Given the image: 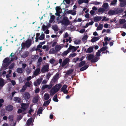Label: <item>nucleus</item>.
I'll return each instance as SVG.
<instances>
[{"mask_svg": "<svg viewBox=\"0 0 126 126\" xmlns=\"http://www.w3.org/2000/svg\"><path fill=\"white\" fill-rule=\"evenodd\" d=\"M59 78V74L58 73H57L55 75L53 76V78L50 83V88H51L54 85L55 83H57L58 80Z\"/></svg>", "mask_w": 126, "mask_h": 126, "instance_id": "1", "label": "nucleus"}, {"mask_svg": "<svg viewBox=\"0 0 126 126\" xmlns=\"http://www.w3.org/2000/svg\"><path fill=\"white\" fill-rule=\"evenodd\" d=\"M9 60V59L8 57L5 58L3 60L2 67L4 69V70L7 69V67L10 63V61Z\"/></svg>", "mask_w": 126, "mask_h": 126, "instance_id": "2", "label": "nucleus"}, {"mask_svg": "<svg viewBox=\"0 0 126 126\" xmlns=\"http://www.w3.org/2000/svg\"><path fill=\"white\" fill-rule=\"evenodd\" d=\"M61 23L63 25L65 26H67L70 23V21L67 17L64 16L63 17V20L60 21Z\"/></svg>", "mask_w": 126, "mask_h": 126, "instance_id": "3", "label": "nucleus"}, {"mask_svg": "<svg viewBox=\"0 0 126 126\" xmlns=\"http://www.w3.org/2000/svg\"><path fill=\"white\" fill-rule=\"evenodd\" d=\"M49 65L48 64L44 65L42 68L41 70V72L43 73H44L46 72H48L49 70Z\"/></svg>", "mask_w": 126, "mask_h": 126, "instance_id": "4", "label": "nucleus"}, {"mask_svg": "<svg viewBox=\"0 0 126 126\" xmlns=\"http://www.w3.org/2000/svg\"><path fill=\"white\" fill-rule=\"evenodd\" d=\"M62 86L61 84H58L56 85L53 87V89L54 90V91L55 93H57L60 89Z\"/></svg>", "mask_w": 126, "mask_h": 126, "instance_id": "5", "label": "nucleus"}, {"mask_svg": "<svg viewBox=\"0 0 126 126\" xmlns=\"http://www.w3.org/2000/svg\"><path fill=\"white\" fill-rule=\"evenodd\" d=\"M5 109L6 111L10 112L13 110L14 107L12 105L9 104L7 106Z\"/></svg>", "mask_w": 126, "mask_h": 126, "instance_id": "6", "label": "nucleus"}, {"mask_svg": "<svg viewBox=\"0 0 126 126\" xmlns=\"http://www.w3.org/2000/svg\"><path fill=\"white\" fill-rule=\"evenodd\" d=\"M23 97L25 99L28 100L30 97V95L29 93L28 92H25L24 94Z\"/></svg>", "mask_w": 126, "mask_h": 126, "instance_id": "7", "label": "nucleus"}, {"mask_svg": "<svg viewBox=\"0 0 126 126\" xmlns=\"http://www.w3.org/2000/svg\"><path fill=\"white\" fill-rule=\"evenodd\" d=\"M21 108L23 110V111L26 110L28 107V106L26 104L22 103L21 105Z\"/></svg>", "mask_w": 126, "mask_h": 126, "instance_id": "8", "label": "nucleus"}, {"mask_svg": "<svg viewBox=\"0 0 126 126\" xmlns=\"http://www.w3.org/2000/svg\"><path fill=\"white\" fill-rule=\"evenodd\" d=\"M69 60V59L68 58L65 59L61 65L63 67L66 65L68 63Z\"/></svg>", "mask_w": 126, "mask_h": 126, "instance_id": "9", "label": "nucleus"}, {"mask_svg": "<svg viewBox=\"0 0 126 126\" xmlns=\"http://www.w3.org/2000/svg\"><path fill=\"white\" fill-rule=\"evenodd\" d=\"M26 47L27 48L29 47L32 44V40L31 39H27L26 42Z\"/></svg>", "mask_w": 126, "mask_h": 126, "instance_id": "10", "label": "nucleus"}, {"mask_svg": "<svg viewBox=\"0 0 126 126\" xmlns=\"http://www.w3.org/2000/svg\"><path fill=\"white\" fill-rule=\"evenodd\" d=\"M68 49L70 50V52L71 51V50H72V52H73L76 51L77 48H76V47H75L70 45L69 47L68 48Z\"/></svg>", "mask_w": 126, "mask_h": 126, "instance_id": "11", "label": "nucleus"}, {"mask_svg": "<svg viewBox=\"0 0 126 126\" xmlns=\"http://www.w3.org/2000/svg\"><path fill=\"white\" fill-rule=\"evenodd\" d=\"M38 97L37 96H36L34 97L32 100V102L34 103H37L38 101Z\"/></svg>", "mask_w": 126, "mask_h": 126, "instance_id": "12", "label": "nucleus"}, {"mask_svg": "<svg viewBox=\"0 0 126 126\" xmlns=\"http://www.w3.org/2000/svg\"><path fill=\"white\" fill-rule=\"evenodd\" d=\"M14 100L16 103H21V99L18 97H15L14 98Z\"/></svg>", "mask_w": 126, "mask_h": 126, "instance_id": "13", "label": "nucleus"}, {"mask_svg": "<svg viewBox=\"0 0 126 126\" xmlns=\"http://www.w3.org/2000/svg\"><path fill=\"white\" fill-rule=\"evenodd\" d=\"M40 71V69L39 68H37L34 71V74L35 76H37L39 73Z\"/></svg>", "mask_w": 126, "mask_h": 126, "instance_id": "14", "label": "nucleus"}, {"mask_svg": "<svg viewBox=\"0 0 126 126\" xmlns=\"http://www.w3.org/2000/svg\"><path fill=\"white\" fill-rule=\"evenodd\" d=\"M24 69L21 68H18L16 69V71L18 73H22L24 71Z\"/></svg>", "mask_w": 126, "mask_h": 126, "instance_id": "15", "label": "nucleus"}, {"mask_svg": "<svg viewBox=\"0 0 126 126\" xmlns=\"http://www.w3.org/2000/svg\"><path fill=\"white\" fill-rule=\"evenodd\" d=\"M102 18L101 16H97L94 17V22H98L101 20Z\"/></svg>", "mask_w": 126, "mask_h": 126, "instance_id": "16", "label": "nucleus"}, {"mask_svg": "<svg viewBox=\"0 0 126 126\" xmlns=\"http://www.w3.org/2000/svg\"><path fill=\"white\" fill-rule=\"evenodd\" d=\"M93 50V47H90L88 48L86 51V53H89L92 52Z\"/></svg>", "mask_w": 126, "mask_h": 126, "instance_id": "17", "label": "nucleus"}, {"mask_svg": "<svg viewBox=\"0 0 126 126\" xmlns=\"http://www.w3.org/2000/svg\"><path fill=\"white\" fill-rule=\"evenodd\" d=\"M99 60V59L98 57L95 56V57L92 60L91 62V63H95L97 61Z\"/></svg>", "mask_w": 126, "mask_h": 126, "instance_id": "18", "label": "nucleus"}, {"mask_svg": "<svg viewBox=\"0 0 126 126\" xmlns=\"http://www.w3.org/2000/svg\"><path fill=\"white\" fill-rule=\"evenodd\" d=\"M100 38L99 37H94L92 39L91 41L92 42H94L98 40Z\"/></svg>", "mask_w": 126, "mask_h": 126, "instance_id": "19", "label": "nucleus"}, {"mask_svg": "<svg viewBox=\"0 0 126 126\" xmlns=\"http://www.w3.org/2000/svg\"><path fill=\"white\" fill-rule=\"evenodd\" d=\"M70 52V50L68 49L66 51H64L61 54V55L62 56L64 57L65 56H66Z\"/></svg>", "mask_w": 126, "mask_h": 126, "instance_id": "20", "label": "nucleus"}, {"mask_svg": "<svg viewBox=\"0 0 126 126\" xmlns=\"http://www.w3.org/2000/svg\"><path fill=\"white\" fill-rule=\"evenodd\" d=\"M32 117L28 119L27 122V124L28 126H30L32 123Z\"/></svg>", "mask_w": 126, "mask_h": 126, "instance_id": "21", "label": "nucleus"}, {"mask_svg": "<svg viewBox=\"0 0 126 126\" xmlns=\"http://www.w3.org/2000/svg\"><path fill=\"white\" fill-rule=\"evenodd\" d=\"M94 57V55L91 54H89L88 56V60H91L93 59Z\"/></svg>", "mask_w": 126, "mask_h": 126, "instance_id": "22", "label": "nucleus"}, {"mask_svg": "<svg viewBox=\"0 0 126 126\" xmlns=\"http://www.w3.org/2000/svg\"><path fill=\"white\" fill-rule=\"evenodd\" d=\"M74 70L73 69L69 70L67 71L65 74L67 75H70L74 71Z\"/></svg>", "mask_w": 126, "mask_h": 126, "instance_id": "23", "label": "nucleus"}, {"mask_svg": "<svg viewBox=\"0 0 126 126\" xmlns=\"http://www.w3.org/2000/svg\"><path fill=\"white\" fill-rule=\"evenodd\" d=\"M50 85H43L42 87V89L43 90H44L46 88H48V89H50L51 88H49Z\"/></svg>", "mask_w": 126, "mask_h": 126, "instance_id": "24", "label": "nucleus"}, {"mask_svg": "<svg viewBox=\"0 0 126 126\" xmlns=\"http://www.w3.org/2000/svg\"><path fill=\"white\" fill-rule=\"evenodd\" d=\"M86 63L85 61H82L80 62L79 65V67H80L83 66Z\"/></svg>", "mask_w": 126, "mask_h": 126, "instance_id": "25", "label": "nucleus"}, {"mask_svg": "<svg viewBox=\"0 0 126 126\" xmlns=\"http://www.w3.org/2000/svg\"><path fill=\"white\" fill-rule=\"evenodd\" d=\"M61 48V46L59 45H57L56 46L55 49V51H57V52L59 51Z\"/></svg>", "mask_w": 126, "mask_h": 126, "instance_id": "26", "label": "nucleus"}, {"mask_svg": "<svg viewBox=\"0 0 126 126\" xmlns=\"http://www.w3.org/2000/svg\"><path fill=\"white\" fill-rule=\"evenodd\" d=\"M88 67L89 66L88 65H85L80 68V71H81L86 70L88 68Z\"/></svg>", "mask_w": 126, "mask_h": 126, "instance_id": "27", "label": "nucleus"}, {"mask_svg": "<svg viewBox=\"0 0 126 126\" xmlns=\"http://www.w3.org/2000/svg\"><path fill=\"white\" fill-rule=\"evenodd\" d=\"M51 101V99H49L48 100L45 102L43 104V106H45L48 105L50 103Z\"/></svg>", "mask_w": 126, "mask_h": 126, "instance_id": "28", "label": "nucleus"}, {"mask_svg": "<svg viewBox=\"0 0 126 126\" xmlns=\"http://www.w3.org/2000/svg\"><path fill=\"white\" fill-rule=\"evenodd\" d=\"M4 84V82L3 79L2 78H0V86H3Z\"/></svg>", "mask_w": 126, "mask_h": 126, "instance_id": "29", "label": "nucleus"}, {"mask_svg": "<svg viewBox=\"0 0 126 126\" xmlns=\"http://www.w3.org/2000/svg\"><path fill=\"white\" fill-rule=\"evenodd\" d=\"M126 5V0L120 3V6L121 7H124Z\"/></svg>", "mask_w": 126, "mask_h": 126, "instance_id": "30", "label": "nucleus"}, {"mask_svg": "<svg viewBox=\"0 0 126 126\" xmlns=\"http://www.w3.org/2000/svg\"><path fill=\"white\" fill-rule=\"evenodd\" d=\"M43 108L42 107H40L37 112V114H40L42 113L43 111Z\"/></svg>", "mask_w": 126, "mask_h": 126, "instance_id": "31", "label": "nucleus"}, {"mask_svg": "<svg viewBox=\"0 0 126 126\" xmlns=\"http://www.w3.org/2000/svg\"><path fill=\"white\" fill-rule=\"evenodd\" d=\"M29 54V52L27 51H26L23 54V57L24 58H26L28 56Z\"/></svg>", "mask_w": 126, "mask_h": 126, "instance_id": "32", "label": "nucleus"}, {"mask_svg": "<svg viewBox=\"0 0 126 126\" xmlns=\"http://www.w3.org/2000/svg\"><path fill=\"white\" fill-rule=\"evenodd\" d=\"M55 18V16L54 15H52L50 16V18L49 22L50 23H52L54 20Z\"/></svg>", "mask_w": 126, "mask_h": 126, "instance_id": "33", "label": "nucleus"}, {"mask_svg": "<svg viewBox=\"0 0 126 126\" xmlns=\"http://www.w3.org/2000/svg\"><path fill=\"white\" fill-rule=\"evenodd\" d=\"M117 1V0H113L111 1V5L115 6L116 5Z\"/></svg>", "mask_w": 126, "mask_h": 126, "instance_id": "34", "label": "nucleus"}, {"mask_svg": "<svg viewBox=\"0 0 126 126\" xmlns=\"http://www.w3.org/2000/svg\"><path fill=\"white\" fill-rule=\"evenodd\" d=\"M45 99L47 100L49 98V95L48 94L45 93L44 95Z\"/></svg>", "mask_w": 126, "mask_h": 126, "instance_id": "35", "label": "nucleus"}, {"mask_svg": "<svg viewBox=\"0 0 126 126\" xmlns=\"http://www.w3.org/2000/svg\"><path fill=\"white\" fill-rule=\"evenodd\" d=\"M67 88V86L66 85L64 84L63 85L62 88H61L60 90L61 91V92L63 91V90H66Z\"/></svg>", "mask_w": 126, "mask_h": 126, "instance_id": "36", "label": "nucleus"}, {"mask_svg": "<svg viewBox=\"0 0 126 126\" xmlns=\"http://www.w3.org/2000/svg\"><path fill=\"white\" fill-rule=\"evenodd\" d=\"M53 100L55 102H57L58 100L57 98V94H55L53 98Z\"/></svg>", "mask_w": 126, "mask_h": 126, "instance_id": "37", "label": "nucleus"}, {"mask_svg": "<svg viewBox=\"0 0 126 126\" xmlns=\"http://www.w3.org/2000/svg\"><path fill=\"white\" fill-rule=\"evenodd\" d=\"M27 87L26 86L24 85L22 89L21 90L20 92L22 93L24 92L27 89Z\"/></svg>", "mask_w": 126, "mask_h": 126, "instance_id": "38", "label": "nucleus"}, {"mask_svg": "<svg viewBox=\"0 0 126 126\" xmlns=\"http://www.w3.org/2000/svg\"><path fill=\"white\" fill-rule=\"evenodd\" d=\"M103 26L102 24H99V26L97 28L96 30H101L102 29Z\"/></svg>", "mask_w": 126, "mask_h": 126, "instance_id": "39", "label": "nucleus"}, {"mask_svg": "<svg viewBox=\"0 0 126 126\" xmlns=\"http://www.w3.org/2000/svg\"><path fill=\"white\" fill-rule=\"evenodd\" d=\"M49 27V26L48 27L47 26L45 25H43L42 26V29L43 31H44L46 30Z\"/></svg>", "mask_w": 126, "mask_h": 126, "instance_id": "40", "label": "nucleus"}, {"mask_svg": "<svg viewBox=\"0 0 126 126\" xmlns=\"http://www.w3.org/2000/svg\"><path fill=\"white\" fill-rule=\"evenodd\" d=\"M55 49L54 48H52L50 49V52L51 53L54 54L57 52V51H56Z\"/></svg>", "mask_w": 126, "mask_h": 126, "instance_id": "41", "label": "nucleus"}, {"mask_svg": "<svg viewBox=\"0 0 126 126\" xmlns=\"http://www.w3.org/2000/svg\"><path fill=\"white\" fill-rule=\"evenodd\" d=\"M52 29L54 30L55 32H57L59 30L58 27L56 25L53 26L52 27Z\"/></svg>", "mask_w": 126, "mask_h": 126, "instance_id": "42", "label": "nucleus"}, {"mask_svg": "<svg viewBox=\"0 0 126 126\" xmlns=\"http://www.w3.org/2000/svg\"><path fill=\"white\" fill-rule=\"evenodd\" d=\"M42 59L41 57H40L38 60L37 63L38 64H39L40 65L41 64V63L42 62Z\"/></svg>", "mask_w": 126, "mask_h": 126, "instance_id": "43", "label": "nucleus"}, {"mask_svg": "<svg viewBox=\"0 0 126 126\" xmlns=\"http://www.w3.org/2000/svg\"><path fill=\"white\" fill-rule=\"evenodd\" d=\"M45 38V35L44 34H42L39 37V39L40 40H43Z\"/></svg>", "mask_w": 126, "mask_h": 126, "instance_id": "44", "label": "nucleus"}, {"mask_svg": "<svg viewBox=\"0 0 126 126\" xmlns=\"http://www.w3.org/2000/svg\"><path fill=\"white\" fill-rule=\"evenodd\" d=\"M88 37V36L87 35H85L82 38V40L84 41L86 40L87 39Z\"/></svg>", "mask_w": 126, "mask_h": 126, "instance_id": "45", "label": "nucleus"}, {"mask_svg": "<svg viewBox=\"0 0 126 126\" xmlns=\"http://www.w3.org/2000/svg\"><path fill=\"white\" fill-rule=\"evenodd\" d=\"M55 94V92L54 91V90L53 89V88L51 89L50 91V95L51 96Z\"/></svg>", "mask_w": 126, "mask_h": 126, "instance_id": "46", "label": "nucleus"}, {"mask_svg": "<svg viewBox=\"0 0 126 126\" xmlns=\"http://www.w3.org/2000/svg\"><path fill=\"white\" fill-rule=\"evenodd\" d=\"M42 81L41 79H38L36 80V82L38 85H39Z\"/></svg>", "mask_w": 126, "mask_h": 126, "instance_id": "47", "label": "nucleus"}, {"mask_svg": "<svg viewBox=\"0 0 126 126\" xmlns=\"http://www.w3.org/2000/svg\"><path fill=\"white\" fill-rule=\"evenodd\" d=\"M80 40H76L74 41V43L76 44H79L80 43Z\"/></svg>", "mask_w": 126, "mask_h": 126, "instance_id": "48", "label": "nucleus"}, {"mask_svg": "<svg viewBox=\"0 0 126 126\" xmlns=\"http://www.w3.org/2000/svg\"><path fill=\"white\" fill-rule=\"evenodd\" d=\"M105 11V10L103 8H100L98 10V12L103 13Z\"/></svg>", "mask_w": 126, "mask_h": 126, "instance_id": "49", "label": "nucleus"}, {"mask_svg": "<svg viewBox=\"0 0 126 126\" xmlns=\"http://www.w3.org/2000/svg\"><path fill=\"white\" fill-rule=\"evenodd\" d=\"M14 66L15 64L14 63H11L9 66V69H12L14 67Z\"/></svg>", "mask_w": 126, "mask_h": 126, "instance_id": "50", "label": "nucleus"}, {"mask_svg": "<svg viewBox=\"0 0 126 126\" xmlns=\"http://www.w3.org/2000/svg\"><path fill=\"white\" fill-rule=\"evenodd\" d=\"M100 53L101 51H100L99 50H98V51L96 53V54L95 55V56H96L98 57L100 56Z\"/></svg>", "mask_w": 126, "mask_h": 126, "instance_id": "51", "label": "nucleus"}, {"mask_svg": "<svg viewBox=\"0 0 126 126\" xmlns=\"http://www.w3.org/2000/svg\"><path fill=\"white\" fill-rule=\"evenodd\" d=\"M21 47L22 48H24L25 47H26V45L25 43L22 42L21 44Z\"/></svg>", "mask_w": 126, "mask_h": 126, "instance_id": "52", "label": "nucleus"}, {"mask_svg": "<svg viewBox=\"0 0 126 126\" xmlns=\"http://www.w3.org/2000/svg\"><path fill=\"white\" fill-rule=\"evenodd\" d=\"M108 6V4L107 3H105L103 5V7L105 8H107Z\"/></svg>", "mask_w": 126, "mask_h": 126, "instance_id": "53", "label": "nucleus"}, {"mask_svg": "<svg viewBox=\"0 0 126 126\" xmlns=\"http://www.w3.org/2000/svg\"><path fill=\"white\" fill-rule=\"evenodd\" d=\"M107 49V47L106 46L103 47L101 48L100 49L101 51H103L106 50Z\"/></svg>", "mask_w": 126, "mask_h": 126, "instance_id": "54", "label": "nucleus"}, {"mask_svg": "<svg viewBox=\"0 0 126 126\" xmlns=\"http://www.w3.org/2000/svg\"><path fill=\"white\" fill-rule=\"evenodd\" d=\"M118 12L116 11H115L114 10H111V15H113L115 14H117L118 13Z\"/></svg>", "mask_w": 126, "mask_h": 126, "instance_id": "55", "label": "nucleus"}, {"mask_svg": "<svg viewBox=\"0 0 126 126\" xmlns=\"http://www.w3.org/2000/svg\"><path fill=\"white\" fill-rule=\"evenodd\" d=\"M5 114V110H1V115L2 116H4Z\"/></svg>", "mask_w": 126, "mask_h": 126, "instance_id": "56", "label": "nucleus"}, {"mask_svg": "<svg viewBox=\"0 0 126 126\" xmlns=\"http://www.w3.org/2000/svg\"><path fill=\"white\" fill-rule=\"evenodd\" d=\"M85 0H79L78 2V4L79 5H80L83 3L84 2Z\"/></svg>", "mask_w": 126, "mask_h": 126, "instance_id": "57", "label": "nucleus"}, {"mask_svg": "<svg viewBox=\"0 0 126 126\" xmlns=\"http://www.w3.org/2000/svg\"><path fill=\"white\" fill-rule=\"evenodd\" d=\"M76 56V54L75 53H74L70 54L69 55V57H73Z\"/></svg>", "mask_w": 126, "mask_h": 126, "instance_id": "58", "label": "nucleus"}, {"mask_svg": "<svg viewBox=\"0 0 126 126\" xmlns=\"http://www.w3.org/2000/svg\"><path fill=\"white\" fill-rule=\"evenodd\" d=\"M8 119L11 121H12L13 120V118L11 116H9L8 117Z\"/></svg>", "mask_w": 126, "mask_h": 126, "instance_id": "59", "label": "nucleus"}, {"mask_svg": "<svg viewBox=\"0 0 126 126\" xmlns=\"http://www.w3.org/2000/svg\"><path fill=\"white\" fill-rule=\"evenodd\" d=\"M31 85V84L29 82H26L25 84V85L27 87H29Z\"/></svg>", "mask_w": 126, "mask_h": 126, "instance_id": "60", "label": "nucleus"}, {"mask_svg": "<svg viewBox=\"0 0 126 126\" xmlns=\"http://www.w3.org/2000/svg\"><path fill=\"white\" fill-rule=\"evenodd\" d=\"M61 8L60 7L57 6L56 8V10L57 12H59V11L61 9Z\"/></svg>", "mask_w": 126, "mask_h": 126, "instance_id": "61", "label": "nucleus"}, {"mask_svg": "<svg viewBox=\"0 0 126 126\" xmlns=\"http://www.w3.org/2000/svg\"><path fill=\"white\" fill-rule=\"evenodd\" d=\"M125 21L124 19H123L120 20V24H123L125 22Z\"/></svg>", "mask_w": 126, "mask_h": 126, "instance_id": "62", "label": "nucleus"}, {"mask_svg": "<svg viewBox=\"0 0 126 126\" xmlns=\"http://www.w3.org/2000/svg\"><path fill=\"white\" fill-rule=\"evenodd\" d=\"M79 59V58L78 57H77L75 58H74L73 60L74 62L76 63L77 62Z\"/></svg>", "mask_w": 126, "mask_h": 126, "instance_id": "63", "label": "nucleus"}, {"mask_svg": "<svg viewBox=\"0 0 126 126\" xmlns=\"http://www.w3.org/2000/svg\"><path fill=\"white\" fill-rule=\"evenodd\" d=\"M40 91V89L39 88H37L36 89L35 93H38Z\"/></svg>", "mask_w": 126, "mask_h": 126, "instance_id": "64", "label": "nucleus"}]
</instances>
